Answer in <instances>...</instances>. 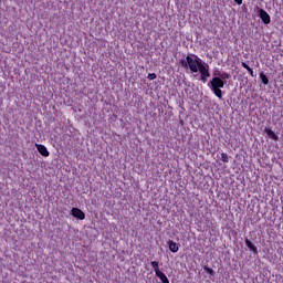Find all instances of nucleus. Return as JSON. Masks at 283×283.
I'll list each match as a JSON object with an SVG mask.
<instances>
[{"label":"nucleus","instance_id":"obj_7","mask_svg":"<svg viewBox=\"0 0 283 283\" xmlns=\"http://www.w3.org/2000/svg\"><path fill=\"white\" fill-rule=\"evenodd\" d=\"M245 245L248 247V249H250V251H252L254 255H258V247H255V244H253L251 240L245 239Z\"/></svg>","mask_w":283,"mask_h":283},{"label":"nucleus","instance_id":"obj_6","mask_svg":"<svg viewBox=\"0 0 283 283\" xmlns=\"http://www.w3.org/2000/svg\"><path fill=\"white\" fill-rule=\"evenodd\" d=\"M35 147L39 154H41V156H44V158H48V156H50V151H48V147H45L44 145L35 144Z\"/></svg>","mask_w":283,"mask_h":283},{"label":"nucleus","instance_id":"obj_8","mask_svg":"<svg viewBox=\"0 0 283 283\" xmlns=\"http://www.w3.org/2000/svg\"><path fill=\"white\" fill-rule=\"evenodd\" d=\"M168 247H169V251H171V253H178V243L174 242V240H169L168 241Z\"/></svg>","mask_w":283,"mask_h":283},{"label":"nucleus","instance_id":"obj_11","mask_svg":"<svg viewBox=\"0 0 283 283\" xmlns=\"http://www.w3.org/2000/svg\"><path fill=\"white\" fill-rule=\"evenodd\" d=\"M156 275L159 277V280H160L163 283H169V279L167 277L166 274H164L163 271L157 272Z\"/></svg>","mask_w":283,"mask_h":283},{"label":"nucleus","instance_id":"obj_17","mask_svg":"<svg viewBox=\"0 0 283 283\" xmlns=\"http://www.w3.org/2000/svg\"><path fill=\"white\" fill-rule=\"evenodd\" d=\"M179 63H180L181 67H185V70H188V64L189 63H188L187 60H180Z\"/></svg>","mask_w":283,"mask_h":283},{"label":"nucleus","instance_id":"obj_18","mask_svg":"<svg viewBox=\"0 0 283 283\" xmlns=\"http://www.w3.org/2000/svg\"><path fill=\"white\" fill-rule=\"evenodd\" d=\"M221 160H222V163H229V155H227L226 153H222Z\"/></svg>","mask_w":283,"mask_h":283},{"label":"nucleus","instance_id":"obj_9","mask_svg":"<svg viewBox=\"0 0 283 283\" xmlns=\"http://www.w3.org/2000/svg\"><path fill=\"white\" fill-rule=\"evenodd\" d=\"M265 134H268L272 140H280V137L271 128H265Z\"/></svg>","mask_w":283,"mask_h":283},{"label":"nucleus","instance_id":"obj_13","mask_svg":"<svg viewBox=\"0 0 283 283\" xmlns=\"http://www.w3.org/2000/svg\"><path fill=\"white\" fill-rule=\"evenodd\" d=\"M203 271H206V273H208L212 277H213V275H216V271H213V269L209 268V265H205Z\"/></svg>","mask_w":283,"mask_h":283},{"label":"nucleus","instance_id":"obj_15","mask_svg":"<svg viewBox=\"0 0 283 283\" xmlns=\"http://www.w3.org/2000/svg\"><path fill=\"white\" fill-rule=\"evenodd\" d=\"M150 264H151V266H153L155 273L160 272V268L158 266V262H157V261H151Z\"/></svg>","mask_w":283,"mask_h":283},{"label":"nucleus","instance_id":"obj_21","mask_svg":"<svg viewBox=\"0 0 283 283\" xmlns=\"http://www.w3.org/2000/svg\"><path fill=\"white\" fill-rule=\"evenodd\" d=\"M248 72H249V74L253 77V76H255L254 74H253V69H248Z\"/></svg>","mask_w":283,"mask_h":283},{"label":"nucleus","instance_id":"obj_12","mask_svg":"<svg viewBox=\"0 0 283 283\" xmlns=\"http://www.w3.org/2000/svg\"><path fill=\"white\" fill-rule=\"evenodd\" d=\"M260 78H261L263 85H269V77L266 76V74H264V72L260 73Z\"/></svg>","mask_w":283,"mask_h":283},{"label":"nucleus","instance_id":"obj_22","mask_svg":"<svg viewBox=\"0 0 283 283\" xmlns=\"http://www.w3.org/2000/svg\"><path fill=\"white\" fill-rule=\"evenodd\" d=\"M238 6H242V0H234Z\"/></svg>","mask_w":283,"mask_h":283},{"label":"nucleus","instance_id":"obj_19","mask_svg":"<svg viewBox=\"0 0 283 283\" xmlns=\"http://www.w3.org/2000/svg\"><path fill=\"white\" fill-rule=\"evenodd\" d=\"M147 78H148L149 81H156L157 75H156V73H149L148 76H147Z\"/></svg>","mask_w":283,"mask_h":283},{"label":"nucleus","instance_id":"obj_3","mask_svg":"<svg viewBox=\"0 0 283 283\" xmlns=\"http://www.w3.org/2000/svg\"><path fill=\"white\" fill-rule=\"evenodd\" d=\"M200 72V81H202V83H207V78H209V76H211V73L209 72V64H206V66H203V69H199Z\"/></svg>","mask_w":283,"mask_h":283},{"label":"nucleus","instance_id":"obj_14","mask_svg":"<svg viewBox=\"0 0 283 283\" xmlns=\"http://www.w3.org/2000/svg\"><path fill=\"white\" fill-rule=\"evenodd\" d=\"M221 78L222 81H229V78H231V74L227 73V72H221Z\"/></svg>","mask_w":283,"mask_h":283},{"label":"nucleus","instance_id":"obj_20","mask_svg":"<svg viewBox=\"0 0 283 283\" xmlns=\"http://www.w3.org/2000/svg\"><path fill=\"white\" fill-rule=\"evenodd\" d=\"M241 65H242V67H244V70L249 71L251 69V66H249V64H247V62H242Z\"/></svg>","mask_w":283,"mask_h":283},{"label":"nucleus","instance_id":"obj_2","mask_svg":"<svg viewBox=\"0 0 283 283\" xmlns=\"http://www.w3.org/2000/svg\"><path fill=\"white\" fill-rule=\"evenodd\" d=\"M255 10L258 17L261 18V21L264 23V25H269V23H271V15H269V12L260 7H256Z\"/></svg>","mask_w":283,"mask_h":283},{"label":"nucleus","instance_id":"obj_1","mask_svg":"<svg viewBox=\"0 0 283 283\" xmlns=\"http://www.w3.org/2000/svg\"><path fill=\"white\" fill-rule=\"evenodd\" d=\"M210 90L213 92L214 96L222 101V87L227 85V82L220 77H213L209 83H208Z\"/></svg>","mask_w":283,"mask_h":283},{"label":"nucleus","instance_id":"obj_16","mask_svg":"<svg viewBox=\"0 0 283 283\" xmlns=\"http://www.w3.org/2000/svg\"><path fill=\"white\" fill-rule=\"evenodd\" d=\"M221 76H222V72H220V70L213 71V78H221Z\"/></svg>","mask_w":283,"mask_h":283},{"label":"nucleus","instance_id":"obj_5","mask_svg":"<svg viewBox=\"0 0 283 283\" xmlns=\"http://www.w3.org/2000/svg\"><path fill=\"white\" fill-rule=\"evenodd\" d=\"M186 61H188V69L190 70V72L197 73L198 72V66L196 64V60H193L192 57L187 55Z\"/></svg>","mask_w":283,"mask_h":283},{"label":"nucleus","instance_id":"obj_4","mask_svg":"<svg viewBox=\"0 0 283 283\" xmlns=\"http://www.w3.org/2000/svg\"><path fill=\"white\" fill-rule=\"evenodd\" d=\"M71 214L73 218H76L77 220H85V212L78 208H72Z\"/></svg>","mask_w":283,"mask_h":283},{"label":"nucleus","instance_id":"obj_10","mask_svg":"<svg viewBox=\"0 0 283 283\" xmlns=\"http://www.w3.org/2000/svg\"><path fill=\"white\" fill-rule=\"evenodd\" d=\"M192 56L196 57L195 63H196V65H197L198 71H199V70H202L203 67H207V64L205 65V64L202 63V60H200V57H198V55H192Z\"/></svg>","mask_w":283,"mask_h":283}]
</instances>
